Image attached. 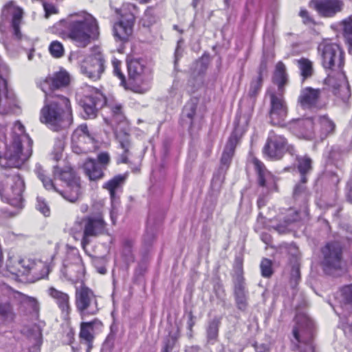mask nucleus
Here are the masks:
<instances>
[{
  "instance_id": "1",
  "label": "nucleus",
  "mask_w": 352,
  "mask_h": 352,
  "mask_svg": "<svg viewBox=\"0 0 352 352\" xmlns=\"http://www.w3.org/2000/svg\"><path fill=\"white\" fill-rule=\"evenodd\" d=\"M12 140L8 144L0 132V158H4L9 167H20L32 155V140L25 133V127L16 121L12 129Z\"/></svg>"
},
{
  "instance_id": "2",
  "label": "nucleus",
  "mask_w": 352,
  "mask_h": 352,
  "mask_svg": "<svg viewBox=\"0 0 352 352\" xmlns=\"http://www.w3.org/2000/svg\"><path fill=\"white\" fill-rule=\"evenodd\" d=\"M40 121L54 131L69 127L73 122L69 100L60 95L45 94V104L40 112Z\"/></svg>"
},
{
  "instance_id": "3",
  "label": "nucleus",
  "mask_w": 352,
  "mask_h": 352,
  "mask_svg": "<svg viewBox=\"0 0 352 352\" xmlns=\"http://www.w3.org/2000/svg\"><path fill=\"white\" fill-rule=\"evenodd\" d=\"M68 26V37L79 47H85L98 38L99 25L96 19L87 12L72 14Z\"/></svg>"
},
{
  "instance_id": "4",
  "label": "nucleus",
  "mask_w": 352,
  "mask_h": 352,
  "mask_svg": "<svg viewBox=\"0 0 352 352\" xmlns=\"http://www.w3.org/2000/svg\"><path fill=\"white\" fill-rule=\"evenodd\" d=\"M318 51L321 56L322 65L324 68L333 69L334 67H337L339 69L337 74L338 82L336 80L333 74H329L325 79L326 83L334 89L342 87L344 89H348L345 75L342 71L343 52L340 46L325 39L318 45Z\"/></svg>"
},
{
  "instance_id": "5",
  "label": "nucleus",
  "mask_w": 352,
  "mask_h": 352,
  "mask_svg": "<svg viewBox=\"0 0 352 352\" xmlns=\"http://www.w3.org/2000/svg\"><path fill=\"white\" fill-rule=\"evenodd\" d=\"M106 222L101 211L93 213L85 217H78L70 229L71 233L75 236L82 230L81 245L84 250L90 244L92 239L104 232Z\"/></svg>"
},
{
  "instance_id": "6",
  "label": "nucleus",
  "mask_w": 352,
  "mask_h": 352,
  "mask_svg": "<svg viewBox=\"0 0 352 352\" xmlns=\"http://www.w3.org/2000/svg\"><path fill=\"white\" fill-rule=\"evenodd\" d=\"M292 333L299 352H315L313 344L315 324L313 320L305 312L298 311L294 319Z\"/></svg>"
},
{
  "instance_id": "7",
  "label": "nucleus",
  "mask_w": 352,
  "mask_h": 352,
  "mask_svg": "<svg viewBox=\"0 0 352 352\" xmlns=\"http://www.w3.org/2000/svg\"><path fill=\"white\" fill-rule=\"evenodd\" d=\"M34 172L46 190L58 192L70 202H75L78 199L81 194L80 180H73L72 183L66 184L64 190H59L52 179L46 175L45 170L41 164L36 165Z\"/></svg>"
},
{
  "instance_id": "8",
  "label": "nucleus",
  "mask_w": 352,
  "mask_h": 352,
  "mask_svg": "<svg viewBox=\"0 0 352 352\" xmlns=\"http://www.w3.org/2000/svg\"><path fill=\"white\" fill-rule=\"evenodd\" d=\"M75 305L82 320L87 316L97 314L99 311L96 295L91 289L85 285L76 289Z\"/></svg>"
},
{
  "instance_id": "9",
  "label": "nucleus",
  "mask_w": 352,
  "mask_h": 352,
  "mask_svg": "<svg viewBox=\"0 0 352 352\" xmlns=\"http://www.w3.org/2000/svg\"><path fill=\"white\" fill-rule=\"evenodd\" d=\"M129 77L135 82H142V87L135 86L133 91L139 94H144L150 89L149 82L151 80V72L146 66L145 61L142 59H132L127 63Z\"/></svg>"
},
{
  "instance_id": "10",
  "label": "nucleus",
  "mask_w": 352,
  "mask_h": 352,
  "mask_svg": "<svg viewBox=\"0 0 352 352\" xmlns=\"http://www.w3.org/2000/svg\"><path fill=\"white\" fill-rule=\"evenodd\" d=\"M322 266L327 274L341 270L343 264L342 248L338 242H330L322 249Z\"/></svg>"
},
{
  "instance_id": "11",
  "label": "nucleus",
  "mask_w": 352,
  "mask_h": 352,
  "mask_svg": "<svg viewBox=\"0 0 352 352\" xmlns=\"http://www.w3.org/2000/svg\"><path fill=\"white\" fill-rule=\"evenodd\" d=\"M61 274L67 280L77 283L82 280L85 274V267L82 258L78 254H69L65 259Z\"/></svg>"
},
{
  "instance_id": "12",
  "label": "nucleus",
  "mask_w": 352,
  "mask_h": 352,
  "mask_svg": "<svg viewBox=\"0 0 352 352\" xmlns=\"http://www.w3.org/2000/svg\"><path fill=\"white\" fill-rule=\"evenodd\" d=\"M81 72L93 80L100 79L104 71V59L100 52L87 56L80 65Z\"/></svg>"
},
{
  "instance_id": "13",
  "label": "nucleus",
  "mask_w": 352,
  "mask_h": 352,
  "mask_svg": "<svg viewBox=\"0 0 352 352\" xmlns=\"http://www.w3.org/2000/svg\"><path fill=\"white\" fill-rule=\"evenodd\" d=\"M72 147L76 154L88 153L94 147V140L87 124H81L74 131L72 136Z\"/></svg>"
},
{
  "instance_id": "14",
  "label": "nucleus",
  "mask_w": 352,
  "mask_h": 352,
  "mask_svg": "<svg viewBox=\"0 0 352 352\" xmlns=\"http://www.w3.org/2000/svg\"><path fill=\"white\" fill-rule=\"evenodd\" d=\"M283 93L270 94L271 108L270 122L274 125L282 126L287 115V107L283 100Z\"/></svg>"
},
{
  "instance_id": "15",
  "label": "nucleus",
  "mask_w": 352,
  "mask_h": 352,
  "mask_svg": "<svg viewBox=\"0 0 352 352\" xmlns=\"http://www.w3.org/2000/svg\"><path fill=\"white\" fill-rule=\"evenodd\" d=\"M286 150L287 146L285 138L274 131H270L263 148L264 153L272 159L278 160Z\"/></svg>"
},
{
  "instance_id": "16",
  "label": "nucleus",
  "mask_w": 352,
  "mask_h": 352,
  "mask_svg": "<svg viewBox=\"0 0 352 352\" xmlns=\"http://www.w3.org/2000/svg\"><path fill=\"white\" fill-rule=\"evenodd\" d=\"M106 100L104 95L97 89H93L90 95L85 96L81 100V105L84 110L85 118H94L96 116L97 111L105 103Z\"/></svg>"
},
{
  "instance_id": "17",
  "label": "nucleus",
  "mask_w": 352,
  "mask_h": 352,
  "mask_svg": "<svg viewBox=\"0 0 352 352\" xmlns=\"http://www.w3.org/2000/svg\"><path fill=\"white\" fill-rule=\"evenodd\" d=\"M6 267L8 271L16 277L34 274L36 266L30 260L21 258L19 256H11L8 258Z\"/></svg>"
},
{
  "instance_id": "18",
  "label": "nucleus",
  "mask_w": 352,
  "mask_h": 352,
  "mask_svg": "<svg viewBox=\"0 0 352 352\" xmlns=\"http://www.w3.org/2000/svg\"><path fill=\"white\" fill-rule=\"evenodd\" d=\"M248 166L256 172L258 182L261 186L266 187L270 190H276V182L274 176L266 169L263 163L255 157L248 162Z\"/></svg>"
},
{
  "instance_id": "19",
  "label": "nucleus",
  "mask_w": 352,
  "mask_h": 352,
  "mask_svg": "<svg viewBox=\"0 0 352 352\" xmlns=\"http://www.w3.org/2000/svg\"><path fill=\"white\" fill-rule=\"evenodd\" d=\"M135 16L133 13L126 14L113 26V35L115 38L122 42H126L133 33Z\"/></svg>"
},
{
  "instance_id": "20",
  "label": "nucleus",
  "mask_w": 352,
  "mask_h": 352,
  "mask_svg": "<svg viewBox=\"0 0 352 352\" xmlns=\"http://www.w3.org/2000/svg\"><path fill=\"white\" fill-rule=\"evenodd\" d=\"M69 82V76L65 71H60L47 76L43 80L40 87L42 91L47 95L51 94L54 89L67 86Z\"/></svg>"
},
{
  "instance_id": "21",
  "label": "nucleus",
  "mask_w": 352,
  "mask_h": 352,
  "mask_svg": "<svg viewBox=\"0 0 352 352\" xmlns=\"http://www.w3.org/2000/svg\"><path fill=\"white\" fill-rule=\"evenodd\" d=\"M310 6H313L320 15L331 17L342 10L343 3L340 0H320L311 1Z\"/></svg>"
},
{
  "instance_id": "22",
  "label": "nucleus",
  "mask_w": 352,
  "mask_h": 352,
  "mask_svg": "<svg viewBox=\"0 0 352 352\" xmlns=\"http://www.w3.org/2000/svg\"><path fill=\"white\" fill-rule=\"evenodd\" d=\"M23 14V10L16 6L13 1H10L5 5L1 13L2 17L5 19H7L10 15L12 16V26L14 34L18 38H21V37L20 24L22 21Z\"/></svg>"
},
{
  "instance_id": "23",
  "label": "nucleus",
  "mask_w": 352,
  "mask_h": 352,
  "mask_svg": "<svg viewBox=\"0 0 352 352\" xmlns=\"http://www.w3.org/2000/svg\"><path fill=\"white\" fill-rule=\"evenodd\" d=\"M10 190L11 194H8L10 204L21 208L23 205L22 194L25 189V183L23 178L19 175H14L11 177Z\"/></svg>"
},
{
  "instance_id": "24",
  "label": "nucleus",
  "mask_w": 352,
  "mask_h": 352,
  "mask_svg": "<svg viewBox=\"0 0 352 352\" xmlns=\"http://www.w3.org/2000/svg\"><path fill=\"white\" fill-rule=\"evenodd\" d=\"M289 129L299 138L311 139L314 135V123L311 118L298 119L289 124Z\"/></svg>"
},
{
  "instance_id": "25",
  "label": "nucleus",
  "mask_w": 352,
  "mask_h": 352,
  "mask_svg": "<svg viewBox=\"0 0 352 352\" xmlns=\"http://www.w3.org/2000/svg\"><path fill=\"white\" fill-rule=\"evenodd\" d=\"M234 124V130L230 135L221 156V162L224 165H227L230 162L234 155V148L239 141L238 135L241 136V134L239 118L238 117L236 118Z\"/></svg>"
},
{
  "instance_id": "26",
  "label": "nucleus",
  "mask_w": 352,
  "mask_h": 352,
  "mask_svg": "<svg viewBox=\"0 0 352 352\" xmlns=\"http://www.w3.org/2000/svg\"><path fill=\"white\" fill-rule=\"evenodd\" d=\"M23 333L25 336L31 344L30 352H39L42 344V330L40 325L34 324L25 327L23 329Z\"/></svg>"
},
{
  "instance_id": "27",
  "label": "nucleus",
  "mask_w": 352,
  "mask_h": 352,
  "mask_svg": "<svg viewBox=\"0 0 352 352\" xmlns=\"http://www.w3.org/2000/svg\"><path fill=\"white\" fill-rule=\"evenodd\" d=\"M47 292L55 300L62 314L68 316L72 310L69 296L67 293L58 290L54 287H49Z\"/></svg>"
},
{
  "instance_id": "28",
  "label": "nucleus",
  "mask_w": 352,
  "mask_h": 352,
  "mask_svg": "<svg viewBox=\"0 0 352 352\" xmlns=\"http://www.w3.org/2000/svg\"><path fill=\"white\" fill-rule=\"evenodd\" d=\"M102 326L101 321L96 318L90 322H82L79 333L80 339L85 342L94 341L96 330L99 329Z\"/></svg>"
},
{
  "instance_id": "29",
  "label": "nucleus",
  "mask_w": 352,
  "mask_h": 352,
  "mask_svg": "<svg viewBox=\"0 0 352 352\" xmlns=\"http://www.w3.org/2000/svg\"><path fill=\"white\" fill-rule=\"evenodd\" d=\"M115 133L116 138L120 143V148L123 150L122 153L120 155L118 158V162L126 164L128 163V157L131 154V150L132 149V144L129 135L126 132H118V127L116 129Z\"/></svg>"
},
{
  "instance_id": "30",
  "label": "nucleus",
  "mask_w": 352,
  "mask_h": 352,
  "mask_svg": "<svg viewBox=\"0 0 352 352\" xmlns=\"http://www.w3.org/2000/svg\"><path fill=\"white\" fill-rule=\"evenodd\" d=\"M319 96V89L307 87L302 90L298 101L304 109H309L316 104Z\"/></svg>"
},
{
  "instance_id": "31",
  "label": "nucleus",
  "mask_w": 352,
  "mask_h": 352,
  "mask_svg": "<svg viewBox=\"0 0 352 352\" xmlns=\"http://www.w3.org/2000/svg\"><path fill=\"white\" fill-rule=\"evenodd\" d=\"M7 93V82L6 80L0 76V114H8L13 111L15 106L14 99L10 98L8 95L6 96V100L3 101L2 95Z\"/></svg>"
},
{
  "instance_id": "32",
  "label": "nucleus",
  "mask_w": 352,
  "mask_h": 352,
  "mask_svg": "<svg viewBox=\"0 0 352 352\" xmlns=\"http://www.w3.org/2000/svg\"><path fill=\"white\" fill-rule=\"evenodd\" d=\"M83 169L86 175L91 181H96L104 176L103 168L93 159H88L84 163Z\"/></svg>"
},
{
  "instance_id": "33",
  "label": "nucleus",
  "mask_w": 352,
  "mask_h": 352,
  "mask_svg": "<svg viewBox=\"0 0 352 352\" xmlns=\"http://www.w3.org/2000/svg\"><path fill=\"white\" fill-rule=\"evenodd\" d=\"M273 80L274 82L278 85V91L283 93V87L287 81V75L286 73V67L281 61L278 62L276 65Z\"/></svg>"
},
{
  "instance_id": "34",
  "label": "nucleus",
  "mask_w": 352,
  "mask_h": 352,
  "mask_svg": "<svg viewBox=\"0 0 352 352\" xmlns=\"http://www.w3.org/2000/svg\"><path fill=\"white\" fill-rule=\"evenodd\" d=\"M296 62L303 81L313 76L314 69L312 61L306 58H301Z\"/></svg>"
},
{
  "instance_id": "35",
  "label": "nucleus",
  "mask_w": 352,
  "mask_h": 352,
  "mask_svg": "<svg viewBox=\"0 0 352 352\" xmlns=\"http://www.w3.org/2000/svg\"><path fill=\"white\" fill-rule=\"evenodd\" d=\"M196 105L192 103H188L184 107L182 120L184 124L188 125L190 129L194 124V118L195 116Z\"/></svg>"
},
{
  "instance_id": "36",
  "label": "nucleus",
  "mask_w": 352,
  "mask_h": 352,
  "mask_svg": "<svg viewBox=\"0 0 352 352\" xmlns=\"http://www.w3.org/2000/svg\"><path fill=\"white\" fill-rule=\"evenodd\" d=\"M342 293L344 298L346 302L350 304L352 309V285L343 287ZM347 330L349 332L352 333V313L346 318L344 331L346 333Z\"/></svg>"
},
{
  "instance_id": "37",
  "label": "nucleus",
  "mask_w": 352,
  "mask_h": 352,
  "mask_svg": "<svg viewBox=\"0 0 352 352\" xmlns=\"http://www.w3.org/2000/svg\"><path fill=\"white\" fill-rule=\"evenodd\" d=\"M298 168L301 175V179L303 183H306L307 178L305 175L309 173L311 170L312 161L311 158L307 156H303L298 158Z\"/></svg>"
},
{
  "instance_id": "38",
  "label": "nucleus",
  "mask_w": 352,
  "mask_h": 352,
  "mask_svg": "<svg viewBox=\"0 0 352 352\" xmlns=\"http://www.w3.org/2000/svg\"><path fill=\"white\" fill-rule=\"evenodd\" d=\"M126 178V175H118L104 184V188L109 191L112 198L115 196L116 190L124 184Z\"/></svg>"
},
{
  "instance_id": "39",
  "label": "nucleus",
  "mask_w": 352,
  "mask_h": 352,
  "mask_svg": "<svg viewBox=\"0 0 352 352\" xmlns=\"http://www.w3.org/2000/svg\"><path fill=\"white\" fill-rule=\"evenodd\" d=\"M21 302L30 309V311L36 317L38 316L40 311V304L36 298L26 295L21 294Z\"/></svg>"
},
{
  "instance_id": "40",
  "label": "nucleus",
  "mask_w": 352,
  "mask_h": 352,
  "mask_svg": "<svg viewBox=\"0 0 352 352\" xmlns=\"http://www.w3.org/2000/svg\"><path fill=\"white\" fill-rule=\"evenodd\" d=\"M112 113L111 124H125V116L122 112V107L121 104H116L111 107Z\"/></svg>"
},
{
  "instance_id": "41",
  "label": "nucleus",
  "mask_w": 352,
  "mask_h": 352,
  "mask_svg": "<svg viewBox=\"0 0 352 352\" xmlns=\"http://www.w3.org/2000/svg\"><path fill=\"white\" fill-rule=\"evenodd\" d=\"M54 176L55 177H59V179L65 182L66 184L72 183L73 180H80V178L75 175L74 170L70 168L63 170L59 173H57V168H55Z\"/></svg>"
},
{
  "instance_id": "42",
  "label": "nucleus",
  "mask_w": 352,
  "mask_h": 352,
  "mask_svg": "<svg viewBox=\"0 0 352 352\" xmlns=\"http://www.w3.org/2000/svg\"><path fill=\"white\" fill-rule=\"evenodd\" d=\"M319 122L322 132L325 136L332 133L334 131L336 127L335 124L327 117L322 116L320 118Z\"/></svg>"
},
{
  "instance_id": "43",
  "label": "nucleus",
  "mask_w": 352,
  "mask_h": 352,
  "mask_svg": "<svg viewBox=\"0 0 352 352\" xmlns=\"http://www.w3.org/2000/svg\"><path fill=\"white\" fill-rule=\"evenodd\" d=\"M49 50L50 54L55 58H60L63 56L64 53L63 45L57 41L51 43L49 47Z\"/></svg>"
},
{
  "instance_id": "44",
  "label": "nucleus",
  "mask_w": 352,
  "mask_h": 352,
  "mask_svg": "<svg viewBox=\"0 0 352 352\" xmlns=\"http://www.w3.org/2000/svg\"><path fill=\"white\" fill-rule=\"evenodd\" d=\"M234 295L236 303L239 308L242 304V281L240 276H237L234 280Z\"/></svg>"
},
{
  "instance_id": "45",
  "label": "nucleus",
  "mask_w": 352,
  "mask_h": 352,
  "mask_svg": "<svg viewBox=\"0 0 352 352\" xmlns=\"http://www.w3.org/2000/svg\"><path fill=\"white\" fill-rule=\"evenodd\" d=\"M272 263L268 258H263L261 261L260 267L261 271V274L263 277L269 278L272 274Z\"/></svg>"
},
{
  "instance_id": "46",
  "label": "nucleus",
  "mask_w": 352,
  "mask_h": 352,
  "mask_svg": "<svg viewBox=\"0 0 352 352\" xmlns=\"http://www.w3.org/2000/svg\"><path fill=\"white\" fill-rule=\"evenodd\" d=\"M302 184H298L296 186L294 190V196L295 199L298 198H302V200H306L308 194L306 190V187L305 186V184L301 181Z\"/></svg>"
},
{
  "instance_id": "47",
  "label": "nucleus",
  "mask_w": 352,
  "mask_h": 352,
  "mask_svg": "<svg viewBox=\"0 0 352 352\" xmlns=\"http://www.w3.org/2000/svg\"><path fill=\"white\" fill-rule=\"evenodd\" d=\"M344 35L349 44L352 45V20L349 18L343 21Z\"/></svg>"
},
{
  "instance_id": "48",
  "label": "nucleus",
  "mask_w": 352,
  "mask_h": 352,
  "mask_svg": "<svg viewBox=\"0 0 352 352\" xmlns=\"http://www.w3.org/2000/svg\"><path fill=\"white\" fill-rule=\"evenodd\" d=\"M219 322L217 320H212L208 325L207 333L208 338L210 340L215 339L218 334Z\"/></svg>"
},
{
  "instance_id": "49",
  "label": "nucleus",
  "mask_w": 352,
  "mask_h": 352,
  "mask_svg": "<svg viewBox=\"0 0 352 352\" xmlns=\"http://www.w3.org/2000/svg\"><path fill=\"white\" fill-rule=\"evenodd\" d=\"M12 309L10 303L0 304V316L5 319H12Z\"/></svg>"
},
{
  "instance_id": "50",
  "label": "nucleus",
  "mask_w": 352,
  "mask_h": 352,
  "mask_svg": "<svg viewBox=\"0 0 352 352\" xmlns=\"http://www.w3.org/2000/svg\"><path fill=\"white\" fill-rule=\"evenodd\" d=\"M63 150L64 142L62 140L56 141L52 152L53 157L56 161H58L62 157Z\"/></svg>"
},
{
  "instance_id": "51",
  "label": "nucleus",
  "mask_w": 352,
  "mask_h": 352,
  "mask_svg": "<svg viewBox=\"0 0 352 352\" xmlns=\"http://www.w3.org/2000/svg\"><path fill=\"white\" fill-rule=\"evenodd\" d=\"M36 208L45 217L50 215V208L44 199L41 197H37Z\"/></svg>"
},
{
  "instance_id": "52",
  "label": "nucleus",
  "mask_w": 352,
  "mask_h": 352,
  "mask_svg": "<svg viewBox=\"0 0 352 352\" xmlns=\"http://www.w3.org/2000/svg\"><path fill=\"white\" fill-rule=\"evenodd\" d=\"M262 80L261 76H257L256 79L252 81L250 90V95L251 96H254L260 90Z\"/></svg>"
},
{
  "instance_id": "53",
  "label": "nucleus",
  "mask_w": 352,
  "mask_h": 352,
  "mask_svg": "<svg viewBox=\"0 0 352 352\" xmlns=\"http://www.w3.org/2000/svg\"><path fill=\"white\" fill-rule=\"evenodd\" d=\"M300 278V273L298 266H293L292 272H291V285L292 287H296L298 283V280Z\"/></svg>"
},
{
  "instance_id": "54",
  "label": "nucleus",
  "mask_w": 352,
  "mask_h": 352,
  "mask_svg": "<svg viewBox=\"0 0 352 352\" xmlns=\"http://www.w3.org/2000/svg\"><path fill=\"white\" fill-rule=\"evenodd\" d=\"M112 64L113 67V73L121 80L122 83H124L125 81V77L120 70V61L114 60H113Z\"/></svg>"
},
{
  "instance_id": "55",
  "label": "nucleus",
  "mask_w": 352,
  "mask_h": 352,
  "mask_svg": "<svg viewBox=\"0 0 352 352\" xmlns=\"http://www.w3.org/2000/svg\"><path fill=\"white\" fill-rule=\"evenodd\" d=\"M98 161L100 164V166L103 168V170L105 168V166L110 162V157L108 153L102 152L98 154Z\"/></svg>"
},
{
  "instance_id": "56",
  "label": "nucleus",
  "mask_w": 352,
  "mask_h": 352,
  "mask_svg": "<svg viewBox=\"0 0 352 352\" xmlns=\"http://www.w3.org/2000/svg\"><path fill=\"white\" fill-rule=\"evenodd\" d=\"M144 25H150L151 23L154 22V19L152 14V10L147 9L144 13V16L143 18Z\"/></svg>"
},
{
  "instance_id": "57",
  "label": "nucleus",
  "mask_w": 352,
  "mask_h": 352,
  "mask_svg": "<svg viewBox=\"0 0 352 352\" xmlns=\"http://www.w3.org/2000/svg\"><path fill=\"white\" fill-rule=\"evenodd\" d=\"M43 8H44V10L45 12V17L46 18H48L51 14H55L57 12L56 8L52 4L44 3Z\"/></svg>"
},
{
  "instance_id": "58",
  "label": "nucleus",
  "mask_w": 352,
  "mask_h": 352,
  "mask_svg": "<svg viewBox=\"0 0 352 352\" xmlns=\"http://www.w3.org/2000/svg\"><path fill=\"white\" fill-rule=\"evenodd\" d=\"M299 15L302 18L304 23L309 24L313 22L312 19L309 16V13L306 10H301Z\"/></svg>"
},
{
  "instance_id": "59",
  "label": "nucleus",
  "mask_w": 352,
  "mask_h": 352,
  "mask_svg": "<svg viewBox=\"0 0 352 352\" xmlns=\"http://www.w3.org/2000/svg\"><path fill=\"white\" fill-rule=\"evenodd\" d=\"M346 198L352 203V179L349 180L346 185Z\"/></svg>"
},
{
  "instance_id": "60",
  "label": "nucleus",
  "mask_w": 352,
  "mask_h": 352,
  "mask_svg": "<svg viewBox=\"0 0 352 352\" xmlns=\"http://www.w3.org/2000/svg\"><path fill=\"white\" fill-rule=\"evenodd\" d=\"M267 73V63L265 61H262L260 65L259 72H258V76H261L263 78V75L266 74Z\"/></svg>"
},
{
  "instance_id": "61",
  "label": "nucleus",
  "mask_w": 352,
  "mask_h": 352,
  "mask_svg": "<svg viewBox=\"0 0 352 352\" xmlns=\"http://www.w3.org/2000/svg\"><path fill=\"white\" fill-rule=\"evenodd\" d=\"M181 42H182L181 41H179L177 42V46L176 50H175V63L178 60L179 57L181 56V55H182V54L180 52V46H179V44H180Z\"/></svg>"
},
{
  "instance_id": "62",
  "label": "nucleus",
  "mask_w": 352,
  "mask_h": 352,
  "mask_svg": "<svg viewBox=\"0 0 352 352\" xmlns=\"http://www.w3.org/2000/svg\"><path fill=\"white\" fill-rule=\"evenodd\" d=\"M255 350L256 352H265L267 351V346L265 344L255 346Z\"/></svg>"
},
{
  "instance_id": "63",
  "label": "nucleus",
  "mask_w": 352,
  "mask_h": 352,
  "mask_svg": "<svg viewBox=\"0 0 352 352\" xmlns=\"http://www.w3.org/2000/svg\"><path fill=\"white\" fill-rule=\"evenodd\" d=\"M93 342L94 341H90V342H85L87 345V352H90L92 347H93Z\"/></svg>"
},
{
  "instance_id": "64",
  "label": "nucleus",
  "mask_w": 352,
  "mask_h": 352,
  "mask_svg": "<svg viewBox=\"0 0 352 352\" xmlns=\"http://www.w3.org/2000/svg\"><path fill=\"white\" fill-rule=\"evenodd\" d=\"M186 351L187 352H197L198 351V348L197 347L192 346V347L186 349Z\"/></svg>"
}]
</instances>
